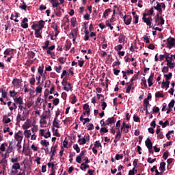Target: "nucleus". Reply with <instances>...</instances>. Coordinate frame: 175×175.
<instances>
[{
    "mask_svg": "<svg viewBox=\"0 0 175 175\" xmlns=\"http://www.w3.org/2000/svg\"><path fill=\"white\" fill-rule=\"evenodd\" d=\"M155 98H165V95L161 93V92H157L155 94Z\"/></svg>",
    "mask_w": 175,
    "mask_h": 175,
    "instance_id": "nucleus-38",
    "label": "nucleus"
},
{
    "mask_svg": "<svg viewBox=\"0 0 175 175\" xmlns=\"http://www.w3.org/2000/svg\"><path fill=\"white\" fill-rule=\"evenodd\" d=\"M14 100L15 103H16V105H19V106L24 105V103L23 102V98H21V96L14 98Z\"/></svg>",
    "mask_w": 175,
    "mask_h": 175,
    "instance_id": "nucleus-7",
    "label": "nucleus"
},
{
    "mask_svg": "<svg viewBox=\"0 0 175 175\" xmlns=\"http://www.w3.org/2000/svg\"><path fill=\"white\" fill-rule=\"evenodd\" d=\"M14 139L15 140H17L18 143H21L23 142V137L22 135H20L18 133H15Z\"/></svg>",
    "mask_w": 175,
    "mask_h": 175,
    "instance_id": "nucleus-9",
    "label": "nucleus"
},
{
    "mask_svg": "<svg viewBox=\"0 0 175 175\" xmlns=\"http://www.w3.org/2000/svg\"><path fill=\"white\" fill-rule=\"evenodd\" d=\"M157 6H154V9H155V10H157V12H159V15H162V8H161V3H159V2L157 1Z\"/></svg>",
    "mask_w": 175,
    "mask_h": 175,
    "instance_id": "nucleus-6",
    "label": "nucleus"
},
{
    "mask_svg": "<svg viewBox=\"0 0 175 175\" xmlns=\"http://www.w3.org/2000/svg\"><path fill=\"white\" fill-rule=\"evenodd\" d=\"M76 23H77V20L76 18L73 17L71 18V25L72 27H73V28H75V27H76Z\"/></svg>",
    "mask_w": 175,
    "mask_h": 175,
    "instance_id": "nucleus-44",
    "label": "nucleus"
},
{
    "mask_svg": "<svg viewBox=\"0 0 175 175\" xmlns=\"http://www.w3.org/2000/svg\"><path fill=\"white\" fill-rule=\"evenodd\" d=\"M24 134L26 137L29 138L31 137V130H25Z\"/></svg>",
    "mask_w": 175,
    "mask_h": 175,
    "instance_id": "nucleus-43",
    "label": "nucleus"
},
{
    "mask_svg": "<svg viewBox=\"0 0 175 175\" xmlns=\"http://www.w3.org/2000/svg\"><path fill=\"white\" fill-rule=\"evenodd\" d=\"M35 75H32V78H31L29 79V83L31 84V85H35V82L36 81V80L35 79L34 77Z\"/></svg>",
    "mask_w": 175,
    "mask_h": 175,
    "instance_id": "nucleus-41",
    "label": "nucleus"
},
{
    "mask_svg": "<svg viewBox=\"0 0 175 175\" xmlns=\"http://www.w3.org/2000/svg\"><path fill=\"white\" fill-rule=\"evenodd\" d=\"M5 147H8V144L5 143V144H2L0 146V151H5L6 150V148Z\"/></svg>",
    "mask_w": 175,
    "mask_h": 175,
    "instance_id": "nucleus-39",
    "label": "nucleus"
},
{
    "mask_svg": "<svg viewBox=\"0 0 175 175\" xmlns=\"http://www.w3.org/2000/svg\"><path fill=\"white\" fill-rule=\"evenodd\" d=\"M80 169H81V170H83L84 172H85L87 170V169H90V165L88 164L82 163L81 164Z\"/></svg>",
    "mask_w": 175,
    "mask_h": 175,
    "instance_id": "nucleus-17",
    "label": "nucleus"
},
{
    "mask_svg": "<svg viewBox=\"0 0 175 175\" xmlns=\"http://www.w3.org/2000/svg\"><path fill=\"white\" fill-rule=\"evenodd\" d=\"M78 142L81 146H83V144H85V143H87V139H85V137L79 139Z\"/></svg>",
    "mask_w": 175,
    "mask_h": 175,
    "instance_id": "nucleus-32",
    "label": "nucleus"
},
{
    "mask_svg": "<svg viewBox=\"0 0 175 175\" xmlns=\"http://www.w3.org/2000/svg\"><path fill=\"white\" fill-rule=\"evenodd\" d=\"M59 103V98H55L53 100V105L55 106H57V105Z\"/></svg>",
    "mask_w": 175,
    "mask_h": 175,
    "instance_id": "nucleus-62",
    "label": "nucleus"
},
{
    "mask_svg": "<svg viewBox=\"0 0 175 175\" xmlns=\"http://www.w3.org/2000/svg\"><path fill=\"white\" fill-rule=\"evenodd\" d=\"M21 83H23V79H21L15 78L12 81V84L14 87H16V88H20V84H21Z\"/></svg>",
    "mask_w": 175,
    "mask_h": 175,
    "instance_id": "nucleus-4",
    "label": "nucleus"
},
{
    "mask_svg": "<svg viewBox=\"0 0 175 175\" xmlns=\"http://www.w3.org/2000/svg\"><path fill=\"white\" fill-rule=\"evenodd\" d=\"M133 18L135 20L133 24H137V23H139V15L134 16Z\"/></svg>",
    "mask_w": 175,
    "mask_h": 175,
    "instance_id": "nucleus-54",
    "label": "nucleus"
},
{
    "mask_svg": "<svg viewBox=\"0 0 175 175\" xmlns=\"http://www.w3.org/2000/svg\"><path fill=\"white\" fill-rule=\"evenodd\" d=\"M127 85L128 86H127V88L126 89V94H130L131 90H132V85H133L128 84Z\"/></svg>",
    "mask_w": 175,
    "mask_h": 175,
    "instance_id": "nucleus-46",
    "label": "nucleus"
},
{
    "mask_svg": "<svg viewBox=\"0 0 175 175\" xmlns=\"http://www.w3.org/2000/svg\"><path fill=\"white\" fill-rule=\"evenodd\" d=\"M38 25L39 27L38 29H40L41 30L43 29V28H44V21L43 20L40 21L38 22Z\"/></svg>",
    "mask_w": 175,
    "mask_h": 175,
    "instance_id": "nucleus-28",
    "label": "nucleus"
},
{
    "mask_svg": "<svg viewBox=\"0 0 175 175\" xmlns=\"http://www.w3.org/2000/svg\"><path fill=\"white\" fill-rule=\"evenodd\" d=\"M133 120L135 122H140V118H139V116H136L134 115Z\"/></svg>",
    "mask_w": 175,
    "mask_h": 175,
    "instance_id": "nucleus-61",
    "label": "nucleus"
},
{
    "mask_svg": "<svg viewBox=\"0 0 175 175\" xmlns=\"http://www.w3.org/2000/svg\"><path fill=\"white\" fill-rule=\"evenodd\" d=\"M22 28L27 29L28 28V18H24L21 23Z\"/></svg>",
    "mask_w": 175,
    "mask_h": 175,
    "instance_id": "nucleus-5",
    "label": "nucleus"
},
{
    "mask_svg": "<svg viewBox=\"0 0 175 175\" xmlns=\"http://www.w3.org/2000/svg\"><path fill=\"white\" fill-rule=\"evenodd\" d=\"M173 76V74L172 72H169L168 75L167 74H165L164 75V77H165V81H170V79H172Z\"/></svg>",
    "mask_w": 175,
    "mask_h": 175,
    "instance_id": "nucleus-25",
    "label": "nucleus"
},
{
    "mask_svg": "<svg viewBox=\"0 0 175 175\" xmlns=\"http://www.w3.org/2000/svg\"><path fill=\"white\" fill-rule=\"evenodd\" d=\"M144 23H146V24L149 27V28H151V25L152 23L150 21V18H146L145 19H142Z\"/></svg>",
    "mask_w": 175,
    "mask_h": 175,
    "instance_id": "nucleus-24",
    "label": "nucleus"
},
{
    "mask_svg": "<svg viewBox=\"0 0 175 175\" xmlns=\"http://www.w3.org/2000/svg\"><path fill=\"white\" fill-rule=\"evenodd\" d=\"M107 122H109V124H115L116 123V118H109L107 120Z\"/></svg>",
    "mask_w": 175,
    "mask_h": 175,
    "instance_id": "nucleus-35",
    "label": "nucleus"
},
{
    "mask_svg": "<svg viewBox=\"0 0 175 175\" xmlns=\"http://www.w3.org/2000/svg\"><path fill=\"white\" fill-rule=\"evenodd\" d=\"M107 132H109V129L106 127H102L100 130V133L102 136H103L105 133H107Z\"/></svg>",
    "mask_w": 175,
    "mask_h": 175,
    "instance_id": "nucleus-22",
    "label": "nucleus"
},
{
    "mask_svg": "<svg viewBox=\"0 0 175 175\" xmlns=\"http://www.w3.org/2000/svg\"><path fill=\"white\" fill-rule=\"evenodd\" d=\"M13 143L10 142L9 146L6 150L7 152H12V151H13V146H12Z\"/></svg>",
    "mask_w": 175,
    "mask_h": 175,
    "instance_id": "nucleus-34",
    "label": "nucleus"
},
{
    "mask_svg": "<svg viewBox=\"0 0 175 175\" xmlns=\"http://www.w3.org/2000/svg\"><path fill=\"white\" fill-rule=\"evenodd\" d=\"M152 113H159V107H154L152 109Z\"/></svg>",
    "mask_w": 175,
    "mask_h": 175,
    "instance_id": "nucleus-60",
    "label": "nucleus"
},
{
    "mask_svg": "<svg viewBox=\"0 0 175 175\" xmlns=\"http://www.w3.org/2000/svg\"><path fill=\"white\" fill-rule=\"evenodd\" d=\"M165 24V19H163V16L159 15V14H157L155 17V25H163Z\"/></svg>",
    "mask_w": 175,
    "mask_h": 175,
    "instance_id": "nucleus-2",
    "label": "nucleus"
},
{
    "mask_svg": "<svg viewBox=\"0 0 175 175\" xmlns=\"http://www.w3.org/2000/svg\"><path fill=\"white\" fill-rule=\"evenodd\" d=\"M83 110L88 111V117H90V105L88 104H85L83 105Z\"/></svg>",
    "mask_w": 175,
    "mask_h": 175,
    "instance_id": "nucleus-27",
    "label": "nucleus"
},
{
    "mask_svg": "<svg viewBox=\"0 0 175 175\" xmlns=\"http://www.w3.org/2000/svg\"><path fill=\"white\" fill-rule=\"evenodd\" d=\"M165 166H166V163L161 162L160 163L159 170L162 172V173H163V172H165Z\"/></svg>",
    "mask_w": 175,
    "mask_h": 175,
    "instance_id": "nucleus-31",
    "label": "nucleus"
},
{
    "mask_svg": "<svg viewBox=\"0 0 175 175\" xmlns=\"http://www.w3.org/2000/svg\"><path fill=\"white\" fill-rule=\"evenodd\" d=\"M74 34L72 36V39H73V42H75L76 40V36H77V30H76V29H75L73 30Z\"/></svg>",
    "mask_w": 175,
    "mask_h": 175,
    "instance_id": "nucleus-52",
    "label": "nucleus"
},
{
    "mask_svg": "<svg viewBox=\"0 0 175 175\" xmlns=\"http://www.w3.org/2000/svg\"><path fill=\"white\" fill-rule=\"evenodd\" d=\"M145 144L147 148H152V142H151V139H150V138H147L145 142Z\"/></svg>",
    "mask_w": 175,
    "mask_h": 175,
    "instance_id": "nucleus-11",
    "label": "nucleus"
},
{
    "mask_svg": "<svg viewBox=\"0 0 175 175\" xmlns=\"http://www.w3.org/2000/svg\"><path fill=\"white\" fill-rule=\"evenodd\" d=\"M111 9L110 8L105 10L103 14L104 18H107V16H109V13H111Z\"/></svg>",
    "mask_w": 175,
    "mask_h": 175,
    "instance_id": "nucleus-29",
    "label": "nucleus"
},
{
    "mask_svg": "<svg viewBox=\"0 0 175 175\" xmlns=\"http://www.w3.org/2000/svg\"><path fill=\"white\" fill-rule=\"evenodd\" d=\"M164 55V58H165V61L167 64H170V60H169V57L170 55V54L167 52H165Z\"/></svg>",
    "mask_w": 175,
    "mask_h": 175,
    "instance_id": "nucleus-33",
    "label": "nucleus"
},
{
    "mask_svg": "<svg viewBox=\"0 0 175 175\" xmlns=\"http://www.w3.org/2000/svg\"><path fill=\"white\" fill-rule=\"evenodd\" d=\"M62 84V85H64V90L67 91V92H68L69 88L66 87V85H68V81H65V79H63Z\"/></svg>",
    "mask_w": 175,
    "mask_h": 175,
    "instance_id": "nucleus-20",
    "label": "nucleus"
},
{
    "mask_svg": "<svg viewBox=\"0 0 175 175\" xmlns=\"http://www.w3.org/2000/svg\"><path fill=\"white\" fill-rule=\"evenodd\" d=\"M43 69H44V66H43V64L40 66L38 69V72L39 73V75H40V76L43 75Z\"/></svg>",
    "mask_w": 175,
    "mask_h": 175,
    "instance_id": "nucleus-30",
    "label": "nucleus"
},
{
    "mask_svg": "<svg viewBox=\"0 0 175 175\" xmlns=\"http://www.w3.org/2000/svg\"><path fill=\"white\" fill-rule=\"evenodd\" d=\"M126 38V37L124 35V33H120L118 38L119 43H124V42H125Z\"/></svg>",
    "mask_w": 175,
    "mask_h": 175,
    "instance_id": "nucleus-15",
    "label": "nucleus"
},
{
    "mask_svg": "<svg viewBox=\"0 0 175 175\" xmlns=\"http://www.w3.org/2000/svg\"><path fill=\"white\" fill-rule=\"evenodd\" d=\"M35 31H35L36 38H40V39H42V36L40 35V31H42V29L38 28Z\"/></svg>",
    "mask_w": 175,
    "mask_h": 175,
    "instance_id": "nucleus-26",
    "label": "nucleus"
},
{
    "mask_svg": "<svg viewBox=\"0 0 175 175\" xmlns=\"http://www.w3.org/2000/svg\"><path fill=\"white\" fill-rule=\"evenodd\" d=\"M94 129V124L90 123L88 125V131H92Z\"/></svg>",
    "mask_w": 175,
    "mask_h": 175,
    "instance_id": "nucleus-56",
    "label": "nucleus"
},
{
    "mask_svg": "<svg viewBox=\"0 0 175 175\" xmlns=\"http://www.w3.org/2000/svg\"><path fill=\"white\" fill-rule=\"evenodd\" d=\"M46 54H49L53 58V59H55V53L50 51V50L46 51Z\"/></svg>",
    "mask_w": 175,
    "mask_h": 175,
    "instance_id": "nucleus-37",
    "label": "nucleus"
},
{
    "mask_svg": "<svg viewBox=\"0 0 175 175\" xmlns=\"http://www.w3.org/2000/svg\"><path fill=\"white\" fill-rule=\"evenodd\" d=\"M16 95H17V92H16V91H10V96H11V98H14Z\"/></svg>",
    "mask_w": 175,
    "mask_h": 175,
    "instance_id": "nucleus-50",
    "label": "nucleus"
},
{
    "mask_svg": "<svg viewBox=\"0 0 175 175\" xmlns=\"http://www.w3.org/2000/svg\"><path fill=\"white\" fill-rule=\"evenodd\" d=\"M53 126L55 128H59V120L57 118H54V120L53 122Z\"/></svg>",
    "mask_w": 175,
    "mask_h": 175,
    "instance_id": "nucleus-14",
    "label": "nucleus"
},
{
    "mask_svg": "<svg viewBox=\"0 0 175 175\" xmlns=\"http://www.w3.org/2000/svg\"><path fill=\"white\" fill-rule=\"evenodd\" d=\"M12 121H13V118H10L8 117V116H3V122L4 124H9V122H12Z\"/></svg>",
    "mask_w": 175,
    "mask_h": 175,
    "instance_id": "nucleus-10",
    "label": "nucleus"
},
{
    "mask_svg": "<svg viewBox=\"0 0 175 175\" xmlns=\"http://www.w3.org/2000/svg\"><path fill=\"white\" fill-rule=\"evenodd\" d=\"M0 164L3 165V166H5V165H8V160L3 157L1 160H0Z\"/></svg>",
    "mask_w": 175,
    "mask_h": 175,
    "instance_id": "nucleus-45",
    "label": "nucleus"
},
{
    "mask_svg": "<svg viewBox=\"0 0 175 175\" xmlns=\"http://www.w3.org/2000/svg\"><path fill=\"white\" fill-rule=\"evenodd\" d=\"M123 20H124V24H126V25H129L131 24V23H132V17L130 16V18H129L126 20V15H125L123 17Z\"/></svg>",
    "mask_w": 175,
    "mask_h": 175,
    "instance_id": "nucleus-12",
    "label": "nucleus"
},
{
    "mask_svg": "<svg viewBox=\"0 0 175 175\" xmlns=\"http://www.w3.org/2000/svg\"><path fill=\"white\" fill-rule=\"evenodd\" d=\"M13 170H20L21 167L20 165V163H14L12 166Z\"/></svg>",
    "mask_w": 175,
    "mask_h": 175,
    "instance_id": "nucleus-16",
    "label": "nucleus"
},
{
    "mask_svg": "<svg viewBox=\"0 0 175 175\" xmlns=\"http://www.w3.org/2000/svg\"><path fill=\"white\" fill-rule=\"evenodd\" d=\"M58 61L60 64H62V65H64V64H65L66 59H65V58L61 57H59Z\"/></svg>",
    "mask_w": 175,
    "mask_h": 175,
    "instance_id": "nucleus-49",
    "label": "nucleus"
},
{
    "mask_svg": "<svg viewBox=\"0 0 175 175\" xmlns=\"http://www.w3.org/2000/svg\"><path fill=\"white\" fill-rule=\"evenodd\" d=\"M13 51V49H7L5 51H4V55H10V52Z\"/></svg>",
    "mask_w": 175,
    "mask_h": 175,
    "instance_id": "nucleus-51",
    "label": "nucleus"
},
{
    "mask_svg": "<svg viewBox=\"0 0 175 175\" xmlns=\"http://www.w3.org/2000/svg\"><path fill=\"white\" fill-rule=\"evenodd\" d=\"M21 2L23 3L22 5L19 6V8L21 9L22 10H25V12H27V8L29 9V7L27 4H25V2H24V0H21Z\"/></svg>",
    "mask_w": 175,
    "mask_h": 175,
    "instance_id": "nucleus-13",
    "label": "nucleus"
},
{
    "mask_svg": "<svg viewBox=\"0 0 175 175\" xmlns=\"http://www.w3.org/2000/svg\"><path fill=\"white\" fill-rule=\"evenodd\" d=\"M169 85H170V81H163L161 83L162 88H164V87L167 90L169 88Z\"/></svg>",
    "mask_w": 175,
    "mask_h": 175,
    "instance_id": "nucleus-18",
    "label": "nucleus"
},
{
    "mask_svg": "<svg viewBox=\"0 0 175 175\" xmlns=\"http://www.w3.org/2000/svg\"><path fill=\"white\" fill-rule=\"evenodd\" d=\"M73 148L77 151V154L80 152V147H79V145L77 144L74 145Z\"/></svg>",
    "mask_w": 175,
    "mask_h": 175,
    "instance_id": "nucleus-48",
    "label": "nucleus"
},
{
    "mask_svg": "<svg viewBox=\"0 0 175 175\" xmlns=\"http://www.w3.org/2000/svg\"><path fill=\"white\" fill-rule=\"evenodd\" d=\"M71 46H72V43L70 42L66 41V42L65 44L66 51H68V50H70Z\"/></svg>",
    "mask_w": 175,
    "mask_h": 175,
    "instance_id": "nucleus-36",
    "label": "nucleus"
},
{
    "mask_svg": "<svg viewBox=\"0 0 175 175\" xmlns=\"http://www.w3.org/2000/svg\"><path fill=\"white\" fill-rule=\"evenodd\" d=\"M117 130L118 131H116V135L115 138L117 139L118 140H120L122 133L120 131V128H118Z\"/></svg>",
    "mask_w": 175,
    "mask_h": 175,
    "instance_id": "nucleus-19",
    "label": "nucleus"
},
{
    "mask_svg": "<svg viewBox=\"0 0 175 175\" xmlns=\"http://www.w3.org/2000/svg\"><path fill=\"white\" fill-rule=\"evenodd\" d=\"M40 144L44 147H49V146H50V142H47L46 139H42L40 142Z\"/></svg>",
    "mask_w": 175,
    "mask_h": 175,
    "instance_id": "nucleus-23",
    "label": "nucleus"
},
{
    "mask_svg": "<svg viewBox=\"0 0 175 175\" xmlns=\"http://www.w3.org/2000/svg\"><path fill=\"white\" fill-rule=\"evenodd\" d=\"M18 109H19L21 113L22 111H24V110H28V109H27V107H24V106H23V105H18Z\"/></svg>",
    "mask_w": 175,
    "mask_h": 175,
    "instance_id": "nucleus-47",
    "label": "nucleus"
},
{
    "mask_svg": "<svg viewBox=\"0 0 175 175\" xmlns=\"http://www.w3.org/2000/svg\"><path fill=\"white\" fill-rule=\"evenodd\" d=\"M59 5V3H58V1H55L52 3V8H57Z\"/></svg>",
    "mask_w": 175,
    "mask_h": 175,
    "instance_id": "nucleus-64",
    "label": "nucleus"
},
{
    "mask_svg": "<svg viewBox=\"0 0 175 175\" xmlns=\"http://www.w3.org/2000/svg\"><path fill=\"white\" fill-rule=\"evenodd\" d=\"M120 65H121V62L117 59V61L113 62L112 66L113 68H116V66H120Z\"/></svg>",
    "mask_w": 175,
    "mask_h": 175,
    "instance_id": "nucleus-42",
    "label": "nucleus"
},
{
    "mask_svg": "<svg viewBox=\"0 0 175 175\" xmlns=\"http://www.w3.org/2000/svg\"><path fill=\"white\" fill-rule=\"evenodd\" d=\"M76 102H77V99L76 96H74L72 97L71 103H72V105H75V103H76Z\"/></svg>",
    "mask_w": 175,
    "mask_h": 175,
    "instance_id": "nucleus-59",
    "label": "nucleus"
},
{
    "mask_svg": "<svg viewBox=\"0 0 175 175\" xmlns=\"http://www.w3.org/2000/svg\"><path fill=\"white\" fill-rule=\"evenodd\" d=\"M145 43H150V38L147 36L143 37Z\"/></svg>",
    "mask_w": 175,
    "mask_h": 175,
    "instance_id": "nucleus-63",
    "label": "nucleus"
},
{
    "mask_svg": "<svg viewBox=\"0 0 175 175\" xmlns=\"http://www.w3.org/2000/svg\"><path fill=\"white\" fill-rule=\"evenodd\" d=\"M174 103H175L174 99L172 100L171 102L168 104V107H170L172 109V107H174Z\"/></svg>",
    "mask_w": 175,
    "mask_h": 175,
    "instance_id": "nucleus-53",
    "label": "nucleus"
},
{
    "mask_svg": "<svg viewBox=\"0 0 175 175\" xmlns=\"http://www.w3.org/2000/svg\"><path fill=\"white\" fill-rule=\"evenodd\" d=\"M43 84V82H42L38 87H37L36 88V92H37L38 94H42V90H43V87L42 86V85Z\"/></svg>",
    "mask_w": 175,
    "mask_h": 175,
    "instance_id": "nucleus-21",
    "label": "nucleus"
},
{
    "mask_svg": "<svg viewBox=\"0 0 175 175\" xmlns=\"http://www.w3.org/2000/svg\"><path fill=\"white\" fill-rule=\"evenodd\" d=\"M47 166L49 167H51V170H54V166H55V165L54 164V163H48Z\"/></svg>",
    "mask_w": 175,
    "mask_h": 175,
    "instance_id": "nucleus-55",
    "label": "nucleus"
},
{
    "mask_svg": "<svg viewBox=\"0 0 175 175\" xmlns=\"http://www.w3.org/2000/svg\"><path fill=\"white\" fill-rule=\"evenodd\" d=\"M29 116V110H23L21 113L18 112L16 116L17 122H21V121H25L28 116Z\"/></svg>",
    "mask_w": 175,
    "mask_h": 175,
    "instance_id": "nucleus-1",
    "label": "nucleus"
},
{
    "mask_svg": "<svg viewBox=\"0 0 175 175\" xmlns=\"http://www.w3.org/2000/svg\"><path fill=\"white\" fill-rule=\"evenodd\" d=\"M115 50L116 51H120V50H122V44H119L117 46L115 47Z\"/></svg>",
    "mask_w": 175,
    "mask_h": 175,
    "instance_id": "nucleus-58",
    "label": "nucleus"
},
{
    "mask_svg": "<svg viewBox=\"0 0 175 175\" xmlns=\"http://www.w3.org/2000/svg\"><path fill=\"white\" fill-rule=\"evenodd\" d=\"M162 72L165 74V73H167V72H169V67L167 66H164L162 69Z\"/></svg>",
    "mask_w": 175,
    "mask_h": 175,
    "instance_id": "nucleus-57",
    "label": "nucleus"
},
{
    "mask_svg": "<svg viewBox=\"0 0 175 175\" xmlns=\"http://www.w3.org/2000/svg\"><path fill=\"white\" fill-rule=\"evenodd\" d=\"M45 46H42L43 50H47L49 49V46L50 44V41L49 40H46L44 42Z\"/></svg>",
    "mask_w": 175,
    "mask_h": 175,
    "instance_id": "nucleus-40",
    "label": "nucleus"
},
{
    "mask_svg": "<svg viewBox=\"0 0 175 175\" xmlns=\"http://www.w3.org/2000/svg\"><path fill=\"white\" fill-rule=\"evenodd\" d=\"M167 47L170 49H172V47H175V39L172 38L170 40L168 38L167 39Z\"/></svg>",
    "mask_w": 175,
    "mask_h": 175,
    "instance_id": "nucleus-3",
    "label": "nucleus"
},
{
    "mask_svg": "<svg viewBox=\"0 0 175 175\" xmlns=\"http://www.w3.org/2000/svg\"><path fill=\"white\" fill-rule=\"evenodd\" d=\"M152 80H154V72L151 73L150 76L148 79V87H151L154 83H152Z\"/></svg>",
    "mask_w": 175,
    "mask_h": 175,
    "instance_id": "nucleus-8",
    "label": "nucleus"
}]
</instances>
